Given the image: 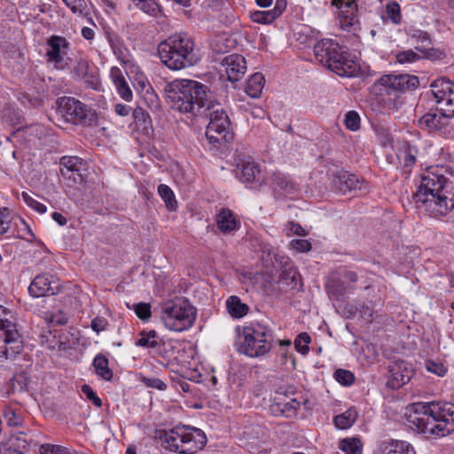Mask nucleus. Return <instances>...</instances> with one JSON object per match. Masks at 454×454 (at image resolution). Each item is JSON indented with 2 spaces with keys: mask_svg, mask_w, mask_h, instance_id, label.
<instances>
[{
  "mask_svg": "<svg viewBox=\"0 0 454 454\" xmlns=\"http://www.w3.org/2000/svg\"><path fill=\"white\" fill-rule=\"evenodd\" d=\"M111 78L120 97L128 102L131 101L133 98L132 90L120 68L113 67L111 69Z\"/></svg>",
  "mask_w": 454,
  "mask_h": 454,
  "instance_id": "26",
  "label": "nucleus"
},
{
  "mask_svg": "<svg viewBox=\"0 0 454 454\" xmlns=\"http://www.w3.org/2000/svg\"><path fill=\"white\" fill-rule=\"evenodd\" d=\"M46 63L51 65L56 70H64L70 63L68 51L70 43L59 35H51L46 41Z\"/></svg>",
  "mask_w": 454,
  "mask_h": 454,
  "instance_id": "11",
  "label": "nucleus"
},
{
  "mask_svg": "<svg viewBox=\"0 0 454 454\" xmlns=\"http://www.w3.org/2000/svg\"><path fill=\"white\" fill-rule=\"evenodd\" d=\"M289 247L296 253H307L312 249V245L307 239H293Z\"/></svg>",
  "mask_w": 454,
  "mask_h": 454,
  "instance_id": "47",
  "label": "nucleus"
},
{
  "mask_svg": "<svg viewBox=\"0 0 454 454\" xmlns=\"http://www.w3.org/2000/svg\"><path fill=\"white\" fill-rule=\"evenodd\" d=\"M160 318L167 329L183 332L193 325L196 310L186 299L168 301L161 308Z\"/></svg>",
  "mask_w": 454,
  "mask_h": 454,
  "instance_id": "9",
  "label": "nucleus"
},
{
  "mask_svg": "<svg viewBox=\"0 0 454 454\" xmlns=\"http://www.w3.org/2000/svg\"><path fill=\"white\" fill-rule=\"evenodd\" d=\"M448 179L434 171H427L421 176L413 200L418 209L432 217L446 215L454 207V193L450 198Z\"/></svg>",
  "mask_w": 454,
  "mask_h": 454,
  "instance_id": "2",
  "label": "nucleus"
},
{
  "mask_svg": "<svg viewBox=\"0 0 454 454\" xmlns=\"http://www.w3.org/2000/svg\"><path fill=\"white\" fill-rule=\"evenodd\" d=\"M334 379L343 386H350L355 380V376L350 371L338 369L334 372Z\"/></svg>",
  "mask_w": 454,
  "mask_h": 454,
  "instance_id": "43",
  "label": "nucleus"
},
{
  "mask_svg": "<svg viewBox=\"0 0 454 454\" xmlns=\"http://www.w3.org/2000/svg\"><path fill=\"white\" fill-rule=\"evenodd\" d=\"M386 9L387 16L391 20V21L395 24H399L402 19L400 5L397 3L394 2L388 4Z\"/></svg>",
  "mask_w": 454,
  "mask_h": 454,
  "instance_id": "49",
  "label": "nucleus"
},
{
  "mask_svg": "<svg viewBox=\"0 0 454 454\" xmlns=\"http://www.w3.org/2000/svg\"><path fill=\"white\" fill-rule=\"evenodd\" d=\"M380 82L387 94H390L391 90L404 91L414 90L419 85V81L417 76L407 74L386 75L381 77Z\"/></svg>",
  "mask_w": 454,
  "mask_h": 454,
  "instance_id": "18",
  "label": "nucleus"
},
{
  "mask_svg": "<svg viewBox=\"0 0 454 454\" xmlns=\"http://www.w3.org/2000/svg\"><path fill=\"white\" fill-rule=\"evenodd\" d=\"M264 84V76L261 73H255L248 79L246 92L249 97L257 98L261 96Z\"/></svg>",
  "mask_w": 454,
  "mask_h": 454,
  "instance_id": "29",
  "label": "nucleus"
},
{
  "mask_svg": "<svg viewBox=\"0 0 454 454\" xmlns=\"http://www.w3.org/2000/svg\"><path fill=\"white\" fill-rule=\"evenodd\" d=\"M338 9V20L341 29L353 32L359 29L358 7L356 0H332Z\"/></svg>",
  "mask_w": 454,
  "mask_h": 454,
  "instance_id": "14",
  "label": "nucleus"
},
{
  "mask_svg": "<svg viewBox=\"0 0 454 454\" xmlns=\"http://www.w3.org/2000/svg\"><path fill=\"white\" fill-rule=\"evenodd\" d=\"M157 356L167 363L176 358V355L179 351V343L177 340L169 339L163 340L159 346Z\"/></svg>",
  "mask_w": 454,
  "mask_h": 454,
  "instance_id": "27",
  "label": "nucleus"
},
{
  "mask_svg": "<svg viewBox=\"0 0 454 454\" xmlns=\"http://www.w3.org/2000/svg\"><path fill=\"white\" fill-rule=\"evenodd\" d=\"M73 13L82 14L87 8L85 0H62Z\"/></svg>",
  "mask_w": 454,
  "mask_h": 454,
  "instance_id": "50",
  "label": "nucleus"
},
{
  "mask_svg": "<svg viewBox=\"0 0 454 454\" xmlns=\"http://www.w3.org/2000/svg\"><path fill=\"white\" fill-rule=\"evenodd\" d=\"M251 19L254 22L259 24H270L273 22L277 17L272 10L269 11H255L251 12Z\"/></svg>",
  "mask_w": 454,
  "mask_h": 454,
  "instance_id": "40",
  "label": "nucleus"
},
{
  "mask_svg": "<svg viewBox=\"0 0 454 454\" xmlns=\"http://www.w3.org/2000/svg\"><path fill=\"white\" fill-rule=\"evenodd\" d=\"M337 283H338V281L332 279L327 284V288L329 289V292L330 293L337 292L339 294H343L344 290H345L344 286L342 285H340L337 286Z\"/></svg>",
  "mask_w": 454,
  "mask_h": 454,
  "instance_id": "62",
  "label": "nucleus"
},
{
  "mask_svg": "<svg viewBox=\"0 0 454 454\" xmlns=\"http://www.w3.org/2000/svg\"><path fill=\"white\" fill-rule=\"evenodd\" d=\"M133 4L142 12L156 17L160 12V6L156 0H133Z\"/></svg>",
  "mask_w": 454,
  "mask_h": 454,
  "instance_id": "38",
  "label": "nucleus"
},
{
  "mask_svg": "<svg viewBox=\"0 0 454 454\" xmlns=\"http://www.w3.org/2000/svg\"><path fill=\"white\" fill-rule=\"evenodd\" d=\"M287 228L289 231L288 235L295 234L298 236H306L305 230L299 223L289 222L287 223Z\"/></svg>",
  "mask_w": 454,
  "mask_h": 454,
  "instance_id": "59",
  "label": "nucleus"
},
{
  "mask_svg": "<svg viewBox=\"0 0 454 454\" xmlns=\"http://www.w3.org/2000/svg\"><path fill=\"white\" fill-rule=\"evenodd\" d=\"M280 281L292 286V288L296 286L297 281L300 278V274L297 270L293 266H286L280 273Z\"/></svg>",
  "mask_w": 454,
  "mask_h": 454,
  "instance_id": "39",
  "label": "nucleus"
},
{
  "mask_svg": "<svg viewBox=\"0 0 454 454\" xmlns=\"http://www.w3.org/2000/svg\"><path fill=\"white\" fill-rule=\"evenodd\" d=\"M239 350L249 357H259L270 352L273 346L272 329L263 323H252L242 330Z\"/></svg>",
  "mask_w": 454,
  "mask_h": 454,
  "instance_id": "8",
  "label": "nucleus"
},
{
  "mask_svg": "<svg viewBox=\"0 0 454 454\" xmlns=\"http://www.w3.org/2000/svg\"><path fill=\"white\" fill-rule=\"evenodd\" d=\"M133 117L137 124L145 125L147 122H150L148 113L141 107H137L133 110Z\"/></svg>",
  "mask_w": 454,
  "mask_h": 454,
  "instance_id": "56",
  "label": "nucleus"
},
{
  "mask_svg": "<svg viewBox=\"0 0 454 454\" xmlns=\"http://www.w3.org/2000/svg\"><path fill=\"white\" fill-rule=\"evenodd\" d=\"M339 448L345 454H362V443L357 438L342 439L339 443Z\"/></svg>",
  "mask_w": 454,
  "mask_h": 454,
  "instance_id": "37",
  "label": "nucleus"
},
{
  "mask_svg": "<svg viewBox=\"0 0 454 454\" xmlns=\"http://www.w3.org/2000/svg\"><path fill=\"white\" fill-rule=\"evenodd\" d=\"M153 338H156V331H142L139 333V338L136 340L135 345L137 347L146 348Z\"/></svg>",
  "mask_w": 454,
  "mask_h": 454,
  "instance_id": "52",
  "label": "nucleus"
},
{
  "mask_svg": "<svg viewBox=\"0 0 454 454\" xmlns=\"http://www.w3.org/2000/svg\"><path fill=\"white\" fill-rule=\"evenodd\" d=\"M61 176L71 184H77L83 183L86 176V171H76V168L73 170L65 169L62 170Z\"/></svg>",
  "mask_w": 454,
  "mask_h": 454,
  "instance_id": "42",
  "label": "nucleus"
},
{
  "mask_svg": "<svg viewBox=\"0 0 454 454\" xmlns=\"http://www.w3.org/2000/svg\"><path fill=\"white\" fill-rule=\"evenodd\" d=\"M219 71L222 77L226 76L231 82H238L247 72V61L242 55H228L221 60Z\"/></svg>",
  "mask_w": 454,
  "mask_h": 454,
  "instance_id": "16",
  "label": "nucleus"
},
{
  "mask_svg": "<svg viewBox=\"0 0 454 454\" xmlns=\"http://www.w3.org/2000/svg\"><path fill=\"white\" fill-rule=\"evenodd\" d=\"M158 193L164 200L166 207L168 210H176L177 207V201L173 191L167 184H160L158 186Z\"/></svg>",
  "mask_w": 454,
  "mask_h": 454,
  "instance_id": "36",
  "label": "nucleus"
},
{
  "mask_svg": "<svg viewBox=\"0 0 454 454\" xmlns=\"http://www.w3.org/2000/svg\"><path fill=\"white\" fill-rule=\"evenodd\" d=\"M23 349V340L19 333L13 313L0 305V357L12 359Z\"/></svg>",
  "mask_w": 454,
  "mask_h": 454,
  "instance_id": "10",
  "label": "nucleus"
},
{
  "mask_svg": "<svg viewBox=\"0 0 454 454\" xmlns=\"http://www.w3.org/2000/svg\"><path fill=\"white\" fill-rule=\"evenodd\" d=\"M311 338L307 333H301L294 340L295 349L302 355H307L309 351V344Z\"/></svg>",
  "mask_w": 454,
  "mask_h": 454,
  "instance_id": "41",
  "label": "nucleus"
},
{
  "mask_svg": "<svg viewBox=\"0 0 454 454\" xmlns=\"http://www.w3.org/2000/svg\"><path fill=\"white\" fill-rule=\"evenodd\" d=\"M161 342L162 340L160 339L156 333V338H153L146 348L153 349L154 354L157 356V351L159 350V346L161 344Z\"/></svg>",
  "mask_w": 454,
  "mask_h": 454,
  "instance_id": "64",
  "label": "nucleus"
},
{
  "mask_svg": "<svg viewBox=\"0 0 454 454\" xmlns=\"http://www.w3.org/2000/svg\"><path fill=\"white\" fill-rule=\"evenodd\" d=\"M407 421L426 437H443L454 432V406L448 403H415L409 408Z\"/></svg>",
  "mask_w": 454,
  "mask_h": 454,
  "instance_id": "1",
  "label": "nucleus"
},
{
  "mask_svg": "<svg viewBox=\"0 0 454 454\" xmlns=\"http://www.w3.org/2000/svg\"><path fill=\"white\" fill-rule=\"evenodd\" d=\"M114 109L115 113L120 116H127L131 111L130 106L123 104H116Z\"/></svg>",
  "mask_w": 454,
  "mask_h": 454,
  "instance_id": "63",
  "label": "nucleus"
},
{
  "mask_svg": "<svg viewBox=\"0 0 454 454\" xmlns=\"http://www.w3.org/2000/svg\"><path fill=\"white\" fill-rule=\"evenodd\" d=\"M60 173L62 170H73L76 168V171H87V163L77 156H63L60 159Z\"/></svg>",
  "mask_w": 454,
  "mask_h": 454,
  "instance_id": "34",
  "label": "nucleus"
},
{
  "mask_svg": "<svg viewBox=\"0 0 454 454\" xmlns=\"http://www.w3.org/2000/svg\"><path fill=\"white\" fill-rule=\"evenodd\" d=\"M11 224V211L8 207H0V235L5 234Z\"/></svg>",
  "mask_w": 454,
  "mask_h": 454,
  "instance_id": "46",
  "label": "nucleus"
},
{
  "mask_svg": "<svg viewBox=\"0 0 454 454\" xmlns=\"http://www.w3.org/2000/svg\"><path fill=\"white\" fill-rule=\"evenodd\" d=\"M289 392L286 387H280L276 391L274 403L270 406L271 411L276 415H281L287 419H294L297 416V411L301 407V401L297 398L289 397Z\"/></svg>",
  "mask_w": 454,
  "mask_h": 454,
  "instance_id": "15",
  "label": "nucleus"
},
{
  "mask_svg": "<svg viewBox=\"0 0 454 454\" xmlns=\"http://www.w3.org/2000/svg\"><path fill=\"white\" fill-rule=\"evenodd\" d=\"M58 450H59V445L43 444L40 447V453L41 454H57Z\"/></svg>",
  "mask_w": 454,
  "mask_h": 454,
  "instance_id": "60",
  "label": "nucleus"
},
{
  "mask_svg": "<svg viewBox=\"0 0 454 454\" xmlns=\"http://www.w3.org/2000/svg\"><path fill=\"white\" fill-rule=\"evenodd\" d=\"M226 307L231 316L237 318L246 316L249 309L237 296H231L226 301Z\"/></svg>",
  "mask_w": 454,
  "mask_h": 454,
  "instance_id": "32",
  "label": "nucleus"
},
{
  "mask_svg": "<svg viewBox=\"0 0 454 454\" xmlns=\"http://www.w3.org/2000/svg\"><path fill=\"white\" fill-rule=\"evenodd\" d=\"M408 36L418 45L415 49L423 54V57L428 59H441L442 52L431 47L432 39L427 31L419 28L411 27L407 30Z\"/></svg>",
  "mask_w": 454,
  "mask_h": 454,
  "instance_id": "17",
  "label": "nucleus"
},
{
  "mask_svg": "<svg viewBox=\"0 0 454 454\" xmlns=\"http://www.w3.org/2000/svg\"><path fill=\"white\" fill-rule=\"evenodd\" d=\"M58 109L67 121L73 124L85 122L90 109L74 98L64 97L58 100Z\"/></svg>",
  "mask_w": 454,
  "mask_h": 454,
  "instance_id": "13",
  "label": "nucleus"
},
{
  "mask_svg": "<svg viewBox=\"0 0 454 454\" xmlns=\"http://www.w3.org/2000/svg\"><path fill=\"white\" fill-rule=\"evenodd\" d=\"M389 377L387 385L392 388H399L407 384L413 376V371L410 365L399 360L388 366Z\"/></svg>",
  "mask_w": 454,
  "mask_h": 454,
  "instance_id": "19",
  "label": "nucleus"
},
{
  "mask_svg": "<svg viewBox=\"0 0 454 454\" xmlns=\"http://www.w3.org/2000/svg\"><path fill=\"white\" fill-rule=\"evenodd\" d=\"M333 185L335 190L346 194L348 192L362 190L363 180L354 174L340 171L334 175Z\"/></svg>",
  "mask_w": 454,
  "mask_h": 454,
  "instance_id": "22",
  "label": "nucleus"
},
{
  "mask_svg": "<svg viewBox=\"0 0 454 454\" xmlns=\"http://www.w3.org/2000/svg\"><path fill=\"white\" fill-rule=\"evenodd\" d=\"M417 153L418 150L409 145H404L400 148L397 153V158L406 171H410L411 167L415 164Z\"/></svg>",
  "mask_w": 454,
  "mask_h": 454,
  "instance_id": "30",
  "label": "nucleus"
},
{
  "mask_svg": "<svg viewBox=\"0 0 454 454\" xmlns=\"http://www.w3.org/2000/svg\"><path fill=\"white\" fill-rule=\"evenodd\" d=\"M427 369L428 372H431L433 373H435L439 376H443L446 372V369L443 367V365L436 364L432 361H428L427 364Z\"/></svg>",
  "mask_w": 454,
  "mask_h": 454,
  "instance_id": "58",
  "label": "nucleus"
},
{
  "mask_svg": "<svg viewBox=\"0 0 454 454\" xmlns=\"http://www.w3.org/2000/svg\"><path fill=\"white\" fill-rule=\"evenodd\" d=\"M58 285L51 281L49 276L38 275L31 282L28 292L34 297L50 296L56 294Z\"/></svg>",
  "mask_w": 454,
  "mask_h": 454,
  "instance_id": "23",
  "label": "nucleus"
},
{
  "mask_svg": "<svg viewBox=\"0 0 454 454\" xmlns=\"http://www.w3.org/2000/svg\"><path fill=\"white\" fill-rule=\"evenodd\" d=\"M430 88L438 109L445 111L449 116H454V82L440 78L434 81Z\"/></svg>",
  "mask_w": 454,
  "mask_h": 454,
  "instance_id": "12",
  "label": "nucleus"
},
{
  "mask_svg": "<svg viewBox=\"0 0 454 454\" xmlns=\"http://www.w3.org/2000/svg\"><path fill=\"white\" fill-rule=\"evenodd\" d=\"M160 439L165 448L179 454H194L207 443L205 433L196 427L176 426L160 433Z\"/></svg>",
  "mask_w": 454,
  "mask_h": 454,
  "instance_id": "6",
  "label": "nucleus"
},
{
  "mask_svg": "<svg viewBox=\"0 0 454 454\" xmlns=\"http://www.w3.org/2000/svg\"><path fill=\"white\" fill-rule=\"evenodd\" d=\"M239 178L244 183H252L260 175L258 165L254 161L243 162L238 166Z\"/></svg>",
  "mask_w": 454,
  "mask_h": 454,
  "instance_id": "28",
  "label": "nucleus"
},
{
  "mask_svg": "<svg viewBox=\"0 0 454 454\" xmlns=\"http://www.w3.org/2000/svg\"><path fill=\"white\" fill-rule=\"evenodd\" d=\"M196 116L208 121L206 137L210 144L221 145L232 139V134L229 131L231 125L229 117L219 103L207 99Z\"/></svg>",
  "mask_w": 454,
  "mask_h": 454,
  "instance_id": "7",
  "label": "nucleus"
},
{
  "mask_svg": "<svg viewBox=\"0 0 454 454\" xmlns=\"http://www.w3.org/2000/svg\"><path fill=\"white\" fill-rule=\"evenodd\" d=\"M454 116H449L445 111L435 113H427L419 120V124L421 129L429 132L441 131L450 124V120Z\"/></svg>",
  "mask_w": 454,
  "mask_h": 454,
  "instance_id": "20",
  "label": "nucleus"
},
{
  "mask_svg": "<svg viewBox=\"0 0 454 454\" xmlns=\"http://www.w3.org/2000/svg\"><path fill=\"white\" fill-rule=\"evenodd\" d=\"M4 416L10 427H18L22 423V417L20 412H18L12 408H6L4 410Z\"/></svg>",
  "mask_w": 454,
  "mask_h": 454,
  "instance_id": "44",
  "label": "nucleus"
},
{
  "mask_svg": "<svg viewBox=\"0 0 454 454\" xmlns=\"http://www.w3.org/2000/svg\"><path fill=\"white\" fill-rule=\"evenodd\" d=\"M316 59L340 76H352L356 63L350 54L333 39H322L314 45Z\"/></svg>",
  "mask_w": 454,
  "mask_h": 454,
  "instance_id": "5",
  "label": "nucleus"
},
{
  "mask_svg": "<svg viewBox=\"0 0 454 454\" xmlns=\"http://www.w3.org/2000/svg\"><path fill=\"white\" fill-rule=\"evenodd\" d=\"M286 0H277L275 4L274 9H272V12L275 13L276 17L278 18L283 12L286 8Z\"/></svg>",
  "mask_w": 454,
  "mask_h": 454,
  "instance_id": "61",
  "label": "nucleus"
},
{
  "mask_svg": "<svg viewBox=\"0 0 454 454\" xmlns=\"http://www.w3.org/2000/svg\"><path fill=\"white\" fill-rule=\"evenodd\" d=\"M141 381L147 387L158 390H165L167 385L159 378L142 377Z\"/></svg>",
  "mask_w": 454,
  "mask_h": 454,
  "instance_id": "55",
  "label": "nucleus"
},
{
  "mask_svg": "<svg viewBox=\"0 0 454 454\" xmlns=\"http://www.w3.org/2000/svg\"><path fill=\"white\" fill-rule=\"evenodd\" d=\"M270 184L277 196L279 197H294L298 192V188L291 178L279 172L271 175Z\"/></svg>",
  "mask_w": 454,
  "mask_h": 454,
  "instance_id": "21",
  "label": "nucleus"
},
{
  "mask_svg": "<svg viewBox=\"0 0 454 454\" xmlns=\"http://www.w3.org/2000/svg\"><path fill=\"white\" fill-rule=\"evenodd\" d=\"M386 444V449H388L387 454H416L412 445L405 441L390 440Z\"/></svg>",
  "mask_w": 454,
  "mask_h": 454,
  "instance_id": "35",
  "label": "nucleus"
},
{
  "mask_svg": "<svg viewBox=\"0 0 454 454\" xmlns=\"http://www.w3.org/2000/svg\"><path fill=\"white\" fill-rule=\"evenodd\" d=\"M216 224L222 233L228 234L237 231L240 223L237 215L229 208H221L216 215Z\"/></svg>",
  "mask_w": 454,
  "mask_h": 454,
  "instance_id": "24",
  "label": "nucleus"
},
{
  "mask_svg": "<svg viewBox=\"0 0 454 454\" xmlns=\"http://www.w3.org/2000/svg\"><path fill=\"white\" fill-rule=\"evenodd\" d=\"M22 199L25 201V203L35 209V211L43 214L46 212V206L43 203L37 201L35 200L32 196H30L27 192H22L21 193Z\"/></svg>",
  "mask_w": 454,
  "mask_h": 454,
  "instance_id": "48",
  "label": "nucleus"
},
{
  "mask_svg": "<svg viewBox=\"0 0 454 454\" xmlns=\"http://www.w3.org/2000/svg\"><path fill=\"white\" fill-rule=\"evenodd\" d=\"M135 313L142 320H147L151 317V306L148 303L140 302L135 305Z\"/></svg>",
  "mask_w": 454,
  "mask_h": 454,
  "instance_id": "53",
  "label": "nucleus"
},
{
  "mask_svg": "<svg viewBox=\"0 0 454 454\" xmlns=\"http://www.w3.org/2000/svg\"><path fill=\"white\" fill-rule=\"evenodd\" d=\"M108 359L106 356L98 354L93 360V366L96 373L105 380H111L113 378V372L108 367Z\"/></svg>",
  "mask_w": 454,
  "mask_h": 454,
  "instance_id": "33",
  "label": "nucleus"
},
{
  "mask_svg": "<svg viewBox=\"0 0 454 454\" xmlns=\"http://www.w3.org/2000/svg\"><path fill=\"white\" fill-rule=\"evenodd\" d=\"M345 125L349 130L356 131L360 128V116L355 111H348L345 115Z\"/></svg>",
  "mask_w": 454,
  "mask_h": 454,
  "instance_id": "45",
  "label": "nucleus"
},
{
  "mask_svg": "<svg viewBox=\"0 0 454 454\" xmlns=\"http://www.w3.org/2000/svg\"><path fill=\"white\" fill-rule=\"evenodd\" d=\"M108 325V321L102 317H97L91 321V328L96 333L105 331Z\"/></svg>",
  "mask_w": 454,
  "mask_h": 454,
  "instance_id": "57",
  "label": "nucleus"
},
{
  "mask_svg": "<svg viewBox=\"0 0 454 454\" xmlns=\"http://www.w3.org/2000/svg\"><path fill=\"white\" fill-rule=\"evenodd\" d=\"M82 391L85 395L88 400H90L94 405L100 408L102 406L101 399L97 395L93 389L89 385H83Z\"/></svg>",
  "mask_w": 454,
  "mask_h": 454,
  "instance_id": "54",
  "label": "nucleus"
},
{
  "mask_svg": "<svg viewBox=\"0 0 454 454\" xmlns=\"http://www.w3.org/2000/svg\"><path fill=\"white\" fill-rule=\"evenodd\" d=\"M396 59L399 63H411L419 60L420 56L412 50H408L397 54Z\"/></svg>",
  "mask_w": 454,
  "mask_h": 454,
  "instance_id": "51",
  "label": "nucleus"
},
{
  "mask_svg": "<svg viewBox=\"0 0 454 454\" xmlns=\"http://www.w3.org/2000/svg\"><path fill=\"white\" fill-rule=\"evenodd\" d=\"M165 93L173 109L191 116L207 102V87L193 80H175L166 86Z\"/></svg>",
  "mask_w": 454,
  "mask_h": 454,
  "instance_id": "3",
  "label": "nucleus"
},
{
  "mask_svg": "<svg viewBox=\"0 0 454 454\" xmlns=\"http://www.w3.org/2000/svg\"><path fill=\"white\" fill-rule=\"evenodd\" d=\"M161 62L171 70H181L197 64L200 56L192 37L187 33H176L158 45Z\"/></svg>",
  "mask_w": 454,
  "mask_h": 454,
  "instance_id": "4",
  "label": "nucleus"
},
{
  "mask_svg": "<svg viewBox=\"0 0 454 454\" xmlns=\"http://www.w3.org/2000/svg\"><path fill=\"white\" fill-rule=\"evenodd\" d=\"M357 419V411L355 408L351 407L345 412L334 417V424L340 429H348L353 426Z\"/></svg>",
  "mask_w": 454,
  "mask_h": 454,
  "instance_id": "31",
  "label": "nucleus"
},
{
  "mask_svg": "<svg viewBox=\"0 0 454 454\" xmlns=\"http://www.w3.org/2000/svg\"><path fill=\"white\" fill-rule=\"evenodd\" d=\"M74 74L78 79H82L85 83L94 89L98 85L96 72L90 68L89 62L85 59L77 61L74 67Z\"/></svg>",
  "mask_w": 454,
  "mask_h": 454,
  "instance_id": "25",
  "label": "nucleus"
}]
</instances>
